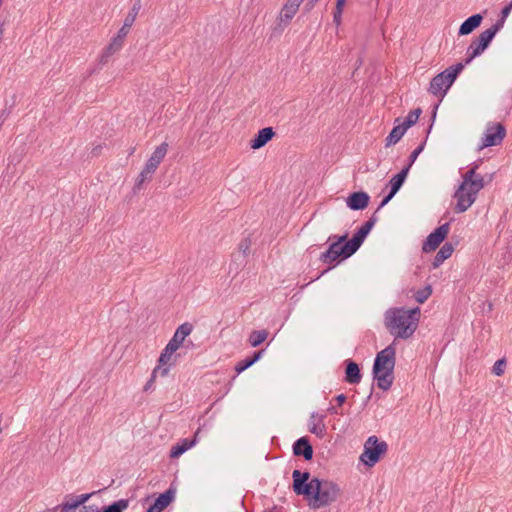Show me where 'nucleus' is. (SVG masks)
Returning a JSON list of instances; mask_svg holds the SVG:
<instances>
[{"instance_id": "nucleus-1", "label": "nucleus", "mask_w": 512, "mask_h": 512, "mask_svg": "<svg viewBox=\"0 0 512 512\" xmlns=\"http://www.w3.org/2000/svg\"><path fill=\"white\" fill-rule=\"evenodd\" d=\"M292 477L293 491L297 495L305 496L313 509L328 506L341 496V488L332 480L317 477L310 479L309 472L299 470H294Z\"/></svg>"}, {"instance_id": "nucleus-2", "label": "nucleus", "mask_w": 512, "mask_h": 512, "mask_svg": "<svg viewBox=\"0 0 512 512\" xmlns=\"http://www.w3.org/2000/svg\"><path fill=\"white\" fill-rule=\"evenodd\" d=\"M419 317V307L413 309L390 308L384 314V325L395 339H408L416 331Z\"/></svg>"}, {"instance_id": "nucleus-3", "label": "nucleus", "mask_w": 512, "mask_h": 512, "mask_svg": "<svg viewBox=\"0 0 512 512\" xmlns=\"http://www.w3.org/2000/svg\"><path fill=\"white\" fill-rule=\"evenodd\" d=\"M395 362L396 348L394 342L376 355L372 373L377 381L378 388L383 391L389 390L393 384Z\"/></svg>"}, {"instance_id": "nucleus-4", "label": "nucleus", "mask_w": 512, "mask_h": 512, "mask_svg": "<svg viewBox=\"0 0 512 512\" xmlns=\"http://www.w3.org/2000/svg\"><path fill=\"white\" fill-rule=\"evenodd\" d=\"M494 173L487 176L479 174L471 183L466 186L462 194H454L456 205L454 211L456 213H463L468 210L476 201L477 195L487 184L492 182Z\"/></svg>"}, {"instance_id": "nucleus-5", "label": "nucleus", "mask_w": 512, "mask_h": 512, "mask_svg": "<svg viewBox=\"0 0 512 512\" xmlns=\"http://www.w3.org/2000/svg\"><path fill=\"white\" fill-rule=\"evenodd\" d=\"M348 234L341 236H330L328 241L333 240L328 249L320 255V260L325 264H332L338 259H347L351 257L357 249L351 246V241L348 240Z\"/></svg>"}, {"instance_id": "nucleus-6", "label": "nucleus", "mask_w": 512, "mask_h": 512, "mask_svg": "<svg viewBox=\"0 0 512 512\" xmlns=\"http://www.w3.org/2000/svg\"><path fill=\"white\" fill-rule=\"evenodd\" d=\"M464 67L465 64L459 62L446 68L432 78L428 91L434 96L443 98Z\"/></svg>"}, {"instance_id": "nucleus-7", "label": "nucleus", "mask_w": 512, "mask_h": 512, "mask_svg": "<svg viewBox=\"0 0 512 512\" xmlns=\"http://www.w3.org/2000/svg\"><path fill=\"white\" fill-rule=\"evenodd\" d=\"M501 27L502 22L497 21L493 26L481 32L479 36L470 43L466 52L467 58L464 62L465 65L485 51Z\"/></svg>"}, {"instance_id": "nucleus-8", "label": "nucleus", "mask_w": 512, "mask_h": 512, "mask_svg": "<svg viewBox=\"0 0 512 512\" xmlns=\"http://www.w3.org/2000/svg\"><path fill=\"white\" fill-rule=\"evenodd\" d=\"M388 445L385 441H379L376 436H370L364 444V451L360 460L368 467L374 466L387 452Z\"/></svg>"}, {"instance_id": "nucleus-9", "label": "nucleus", "mask_w": 512, "mask_h": 512, "mask_svg": "<svg viewBox=\"0 0 512 512\" xmlns=\"http://www.w3.org/2000/svg\"><path fill=\"white\" fill-rule=\"evenodd\" d=\"M506 135L505 127L500 124H494L491 126H488L484 132V135L481 140V144L478 147V150H482L486 147L490 146H496L501 144L504 137Z\"/></svg>"}, {"instance_id": "nucleus-10", "label": "nucleus", "mask_w": 512, "mask_h": 512, "mask_svg": "<svg viewBox=\"0 0 512 512\" xmlns=\"http://www.w3.org/2000/svg\"><path fill=\"white\" fill-rule=\"evenodd\" d=\"M450 230V224L444 223L430 233L423 243L422 250L426 253L434 251L447 237Z\"/></svg>"}, {"instance_id": "nucleus-11", "label": "nucleus", "mask_w": 512, "mask_h": 512, "mask_svg": "<svg viewBox=\"0 0 512 512\" xmlns=\"http://www.w3.org/2000/svg\"><path fill=\"white\" fill-rule=\"evenodd\" d=\"M95 492L81 494L77 496L67 495L65 501L59 506L60 512H71L76 510L79 506L83 505L90 499Z\"/></svg>"}, {"instance_id": "nucleus-12", "label": "nucleus", "mask_w": 512, "mask_h": 512, "mask_svg": "<svg viewBox=\"0 0 512 512\" xmlns=\"http://www.w3.org/2000/svg\"><path fill=\"white\" fill-rule=\"evenodd\" d=\"M193 330L192 324L185 322L181 324L175 331L173 337L169 340V350L172 349V347L176 350L179 349V347L183 344L185 338L191 334Z\"/></svg>"}, {"instance_id": "nucleus-13", "label": "nucleus", "mask_w": 512, "mask_h": 512, "mask_svg": "<svg viewBox=\"0 0 512 512\" xmlns=\"http://www.w3.org/2000/svg\"><path fill=\"white\" fill-rule=\"evenodd\" d=\"M369 200L370 197L366 192H353L347 198L346 204L351 210H363L368 206Z\"/></svg>"}, {"instance_id": "nucleus-14", "label": "nucleus", "mask_w": 512, "mask_h": 512, "mask_svg": "<svg viewBox=\"0 0 512 512\" xmlns=\"http://www.w3.org/2000/svg\"><path fill=\"white\" fill-rule=\"evenodd\" d=\"M376 222V218L372 216L367 222H365L359 230L353 235L351 241V246H355V248L358 250L362 243L364 242L365 238L367 237L368 233L373 228L374 224Z\"/></svg>"}, {"instance_id": "nucleus-15", "label": "nucleus", "mask_w": 512, "mask_h": 512, "mask_svg": "<svg viewBox=\"0 0 512 512\" xmlns=\"http://www.w3.org/2000/svg\"><path fill=\"white\" fill-rule=\"evenodd\" d=\"M275 135L272 127H265L258 131L250 141V147L254 150L264 147Z\"/></svg>"}, {"instance_id": "nucleus-16", "label": "nucleus", "mask_w": 512, "mask_h": 512, "mask_svg": "<svg viewBox=\"0 0 512 512\" xmlns=\"http://www.w3.org/2000/svg\"><path fill=\"white\" fill-rule=\"evenodd\" d=\"M293 453L296 456H303L305 460L313 457V448L307 437H301L293 444Z\"/></svg>"}, {"instance_id": "nucleus-17", "label": "nucleus", "mask_w": 512, "mask_h": 512, "mask_svg": "<svg viewBox=\"0 0 512 512\" xmlns=\"http://www.w3.org/2000/svg\"><path fill=\"white\" fill-rule=\"evenodd\" d=\"M174 495V491L172 489H168L155 499L154 503L146 512H162L172 502Z\"/></svg>"}, {"instance_id": "nucleus-18", "label": "nucleus", "mask_w": 512, "mask_h": 512, "mask_svg": "<svg viewBox=\"0 0 512 512\" xmlns=\"http://www.w3.org/2000/svg\"><path fill=\"white\" fill-rule=\"evenodd\" d=\"M483 16L481 14H474L468 17L461 25L458 30L459 36H464L472 33L482 23Z\"/></svg>"}, {"instance_id": "nucleus-19", "label": "nucleus", "mask_w": 512, "mask_h": 512, "mask_svg": "<svg viewBox=\"0 0 512 512\" xmlns=\"http://www.w3.org/2000/svg\"><path fill=\"white\" fill-rule=\"evenodd\" d=\"M345 381L349 384H358L362 379L359 366L352 360L345 361Z\"/></svg>"}, {"instance_id": "nucleus-20", "label": "nucleus", "mask_w": 512, "mask_h": 512, "mask_svg": "<svg viewBox=\"0 0 512 512\" xmlns=\"http://www.w3.org/2000/svg\"><path fill=\"white\" fill-rule=\"evenodd\" d=\"M167 151H168V143L163 142L158 147H156V149L153 151V153L147 160L146 165H148L149 167H151L152 169H154L156 171L159 164L163 161L164 157L166 156Z\"/></svg>"}, {"instance_id": "nucleus-21", "label": "nucleus", "mask_w": 512, "mask_h": 512, "mask_svg": "<svg viewBox=\"0 0 512 512\" xmlns=\"http://www.w3.org/2000/svg\"><path fill=\"white\" fill-rule=\"evenodd\" d=\"M123 47V43L115 39L114 37L111 39V42L105 47L103 52L99 57V63L101 65H105L108 63L110 57L118 52Z\"/></svg>"}, {"instance_id": "nucleus-22", "label": "nucleus", "mask_w": 512, "mask_h": 512, "mask_svg": "<svg viewBox=\"0 0 512 512\" xmlns=\"http://www.w3.org/2000/svg\"><path fill=\"white\" fill-rule=\"evenodd\" d=\"M479 168V164L474 162L471 164L470 168L463 174L462 182L455 191L454 194H462L465 191L466 186L471 183L478 175L477 169Z\"/></svg>"}, {"instance_id": "nucleus-23", "label": "nucleus", "mask_w": 512, "mask_h": 512, "mask_svg": "<svg viewBox=\"0 0 512 512\" xmlns=\"http://www.w3.org/2000/svg\"><path fill=\"white\" fill-rule=\"evenodd\" d=\"M199 432L200 430L198 429L192 440L184 439L181 443L174 445L171 448L170 457L178 458L180 455H182L184 452L190 449L196 443Z\"/></svg>"}, {"instance_id": "nucleus-24", "label": "nucleus", "mask_w": 512, "mask_h": 512, "mask_svg": "<svg viewBox=\"0 0 512 512\" xmlns=\"http://www.w3.org/2000/svg\"><path fill=\"white\" fill-rule=\"evenodd\" d=\"M409 170H410V165H407L398 174L393 176L392 179L389 181L390 193H392V195H395L399 191V189L402 187V185L408 175Z\"/></svg>"}, {"instance_id": "nucleus-25", "label": "nucleus", "mask_w": 512, "mask_h": 512, "mask_svg": "<svg viewBox=\"0 0 512 512\" xmlns=\"http://www.w3.org/2000/svg\"><path fill=\"white\" fill-rule=\"evenodd\" d=\"M453 251V245L449 242H446L434 257V260L432 262L433 268H438L446 259H448L452 255Z\"/></svg>"}, {"instance_id": "nucleus-26", "label": "nucleus", "mask_w": 512, "mask_h": 512, "mask_svg": "<svg viewBox=\"0 0 512 512\" xmlns=\"http://www.w3.org/2000/svg\"><path fill=\"white\" fill-rule=\"evenodd\" d=\"M406 131L407 130L401 124L396 125L391 130L389 135L386 137V139H385V146L389 147L391 145L396 144L404 136Z\"/></svg>"}, {"instance_id": "nucleus-27", "label": "nucleus", "mask_w": 512, "mask_h": 512, "mask_svg": "<svg viewBox=\"0 0 512 512\" xmlns=\"http://www.w3.org/2000/svg\"><path fill=\"white\" fill-rule=\"evenodd\" d=\"M154 173H155V170L145 164L144 168L142 169V171L138 175V178L136 179V183L133 188L134 191L140 190L142 185L146 181H150L152 179V175Z\"/></svg>"}, {"instance_id": "nucleus-28", "label": "nucleus", "mask_w": 512, "mask_h": 512, "mask_svg": "<svg viewBox=\"0 0 512 512\" xmlns=\"http://www.w3.org/2000/svg\"><path fill=\"white\" fill-rule=\"evenodd\" d=\"M263 350L257 351L253 354L252 357L246 358L240 362H238L235 366V371L240 374L250 366H252L255 362H257L262 356Z\"/></svg>"}, {"instance_id": "nucleus-29", "label": "nucleus", "mask_w": 512, "mask_h": 512, "mask_svg": "<svg viewBox=\"0 0 512 512\" xmlns=\"http://www.w3.org/2000/svg\"><path fill=\"white\" fill-rule=\"evenodd\" d=\"M317 417L315 414H312L311 415V419L312 420H315ZM309 431L313 434H315L316 436L320 437V438H323L325 433H326V427H325V424L323 423V417H319L317 422H314L312 421L309 425Z\"/></svg>"}, {"instance_id": "nucleus-30", "label": "nucleus", "mask_w": 512, "mask_h": 512, "mask_svg": "<svg viewBox=\"0 0 512 512\" xmlns=\"http://www.w3.org/2000/svg\"><path fill=\"white\" fill-rule=\"evenodd\" d=\"M268 337L267 330H254L249 336V343L252 347H257L262 344Z\"/></svg>"}, {"instance_id": "nucleus-31", "label": "nucleus", "mask_w": 512, "mask_h": 512, "mask_svg": "<svg viewBox=\"0 0 512 512\" xmlns=\"http://www.w3.org/2000/svg\"><path fill=\"white\" fill-rule=\"evenodd\" d=\"M297 11L298 10L296 8L285 3V5L283 6V8L280 12V16H279L280 22H284V24L287 25L291 21V19L295 16Z\"/></svg>"}, {"instance_id": "nucleus-32", "label": "nucleus", "mask_w": 512, "mask_h": 512, "mask_svg": "<svg viewBox=\"0 0 512 512\" xmlns=\"http://www.w3.org/2000/svg\"><path fill=\"white\" fill-rule=\"evenodd\" d=\"M128 505L129 501L127 499H120L104 507L101 512H123L128 508Z\"/></svg>"}, {"instance_id": "nucleus-33", "label": "nucleus", "mask_w": 512, "mask_h": 512, "mask_svg": "<svg viewBox=\"0 0 512 512\" xmlns=\"http://www.w3.org/2000/svg\"><path fill=\"white\" fill-rule=\"evenodd\" d=\"M422 110L420 108H416L411 110L409 114L406 116L405 120L401 123V125L408 130L411 126H413L419 119Z\"/></svg>"}, {"instance_id": "nucleus-34", "label": "nucleus", "mask_w": 512, "mask_h": 512, "mask_svg": "<svg viewBox=\"0 0 512 512\" xmlns=\"http://www.w3.org/2000/svg\"><path fill=\"white\" fill-rule=\"evenodd\" d=\"M140 9H141V0H135L132 8L130 9V11L128 12V14L126 15V17L124 19V22H126V25L134 24Z\"/></svg>"}, {"instance_id": "nucleus-35", "label": "nucleus", "mask_w": 512, "mask_h": 512, "mask_svg": "<svg viewBox=\"0 0 512 512\" xmlns=\"http://www.w3.org/2000/svg\"><path fill=\"white\" fill-rule=\"evenodd\" d=\"M168 372H169V368H168V367L160 368L159 366H157V367L153 370V372H152V374H151L150 379H149V380L147 381V383L144 385L143 390H144V391H148V390H150V389L152 388V386H153V383H154V381H155V378H156L157 373H160V375H161V376H166V375L168 374Z\"/></svg>"}, {"instance_id": "nucleus-36", "label": "nucleus", "mask_w": 512, "mask_h": 512, "mask_svg": "<svg viewBox=\"0 0 512 512\" xmlns=\"http://www.w3.org/2000/svg\"><path fill=\"white\" fill-rule=\"evenodd\" d=\"M177 350L172 347V349L169 350V344L167 343L166 347L160 354V357L158 359L159 367L162 368V366H165L170 361L172 355Z\"/></svg>"}, {"instance_id": "nucleus-37", "label": "nucleus", "mask_w": 512, "mask_h": 512, "mask_svg": "<svg viewBox=\"0 0 512 512\" xmlns=\"http://www.w3.org/2000/svg\"><path fill=\"white\" fill-rule=\"evenodd\" d=\"M432 294V288L430 285H427L426 287L416 291L414 294L415 300L422 304L424 303Z\"/></svg>"}, {"instance_id": "nucleus-38", "label": "nucleus", "mask_w": 512, "mask_h": 512, "mask_svg": "<svg viewBox=\"0 0 512 512\" xmlns=\"http://www.w3.org/2000/svg\"><path fill=\"white\" fill-rule=\"evenodd\" d=\"M131 27H132V25H130V24L126 25V22H123L122 27L119 29V31L117 32V35L114 38L124 44V40H125L126 36L128 35Z\"/></svg>"}, {"instance_id": "nucleus-39", "label": "nucleus", "mask_w": 512, "mask_h": 512, "mask_svg": "<svg viewBox=\"0 0 512 512\" xmlns=\"http://www.w3.org/2000/svg\"><path fill=\"white\" fill-rule=\"evenodd\" d=\"M505 366H506V360L504 358L499 359L495 362L492 371L495 375L501 376L504 373Z\"/></svg>"}, {"instance_id": "nucleus-40", "label": "nucleus", "mask_w": 512, "mask_h": 512, "mask_svg": "<svg viewBox=\"0 0 512 512\" xmlns=\"http://www.w3.org/2000/svg\"><path fill=\"white\" fill-rule=\"evenodd\" d=\"M251 247V240L249 238L243 239L239 244V251L242 252L243 256H247Z\"/></svg>"}, {"instance_id": "nucleus-41", "label": "nucleus", "mask_w": 512, "mask_h": 512, "mask_svg": "<svg viewBox=\"0 0 512 512\" xmlns=\"http://www.w3.org/2000/svg\"><path fill=\"white\" fill-rule=\"evenodd\" d=\"M424 145H425V142H423L420 146H418L409 156V163L408 165H410V167L413 165V163L416 161L417 157L419 156V154L423 151L424 149Z\"/></svg>"}, {"instance_id": "nucleus-42", "label": "nucleus", "mask_w": 512, "mask_h": 512, "mask_svg": "<svg viewBox=\"0 0 512 512\" xmlns=\"http://www.w3.org/2000/svg\"><path fill=\"white\" fill-rule=\"evenodd\" d=\"M343 8L344 7H338V4H336L335 11L333 13V21L336 25L341 23Z\"/></svg>"}, {"instance_id": "nucleus-43", "label": "nucleus", "mask_w": 512, "mask_h": 512, "mask_svg": "<svg viewBox=\"0 0 512 512\" xmlns=\"http://www.w3.org/2000/svg\"><path fill=\"white\" fill-rule=\"evenodd\" d=\"M512 10V2H510L508 5H506L502 11H501V19L499 21L502 22V24L504 23V20L508 17V15L510 14Z\"/></svg>"}, {"instance_id": "nucleus-44", "label": "nucleus", "mask_w": 512, "mask_h": 512, "mask_svg": "<svg viewBox=\"0 0 512 512\" xmlns=\"http://www.w3.org/2000/svg\"><path fill=\"white\" fill-rule=\"evenodd\" d=\"M80 512H100L97 505H84Z\"/></svg>"}, {"instance_id": "nucleus-45", "label": "nucleus", "mask_w": 512, "mask_h": 512, "mask_svg": "<svg viewBox=\"0 0 512 512\" xmlns=\"http://www.w3.org/2000/svg\"><path fill=\"white\" fill-rule=\"evenodd\" d=\"M395 195H392V193L389 192V194L384 197V199L381 201L379 207L377 208L376 212L380 210L382 207H384Z\"/></svg>"}, {"instance_id": "nucleus-46", "label": "nucleus", "mask_w": 512, "mask_h": 512, "mask_svg": "<svg viewBox=\"0 0 512 512\" xmlns=\"http://www.w3.org/2000/svg\"><path fill=\"white\" fill-rule=\"evenodd\" d=\"M304 0H287V4H289L290 6L296 8L297 10L299 9V6L300 4L303 2Z\"/></svg>"}, {"instance_id": "nucleus-47", "label": "nucleus", "mask_w": 512, "mask_h": 512, "mask_svg": "<svg viewBox=\"0 0 512 512\" xmlns=\"http://www.w3.org/2000/svg\"><path fill=\"white\" fill-rule=\"evenodd\" d=\"M319 0H308L305 4L306 11H310Z\"/></svg>"}, {"instance_id": "nucleus-48", "label": "nucleus", "mask_w": 512, "mask_h": 512, "mask_svg": "<svg viewBox=\"0 0 512 512\" xmlns=\"http://www.w3.org/2000/svg\"><path fill=\"white\" fill-rule=\"evenodd\" d=\"M328 412L330 414H335V415H342L341 412H339L338 408L336 406H331L328 408Z\"/></svg>"}, {"instance_id": "nucleus-49", "label": "nucleus", "mask_w": 512, "mask_h": 512, "mask_svg": "<svg viewBox=\"0 0 512 512\" xmlns=\"http://www.w3.org/2000/svg\"><path fill=\"white\" fill-rule=\"evenodd\" d=\"M336 400H337L339 405H342L346 401V396L344 394H339L336 397Z\"/></svg>"}, {"instance_id": "nucleus-50", "label": "nucleus", "mask_w": 512, "mask_h": 512, "mask_svg": "<svg viewBox=\"0 0 512 512\" xmlns=\"http://www.w3.org/2000/svg\"><path fill=\"white\" fill-rule=\"evenodd\" d=\"M346 3V0H336V4H338V7H344Z\"/></svg>"}, {"instance_id": "nucleus-51", "label": "nucleus", "mask_w": 512, "mask_h": 512, "mask_svg": "<svg viewBox=\"0 0 512 512\" xmlns=\"http://www.w3.org/2000/svg\"><path fill=\"white\" fill-rule=\"evenodd\" d=\"M0 2H2V3H3V0H0Z\"/></svg>"}, {"instance_id": "nucleus-52", "label": "nucleus", "mask_w": 512, "mask_h": 512, "mask_svg": "<svg viewBox=\"0 0 512 512\" xmlns=\"http://www.w3.org/2000/svg\"><path fill=\"white\" fill-rule=\"evenodd\" d=\"M49 512H54V510L53 511H49Z\"/></svg>"}]
</instances>
